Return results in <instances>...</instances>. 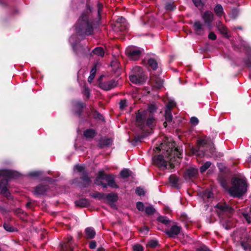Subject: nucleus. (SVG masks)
Wrapping results in <instances>:
<instances>
[{
	"instance_id": "obj_1",
	"label": "nucleus",
	"mask_w": 251,
	"mask_h": 251,
	"mask_svg": "<svg viewBox=\"0 0 251 251\" xmlns=\"http://www.w3.org/2000/svg\"><path fill=\"white\" fill-rule=\"evenodd\" d=\"M102 5L98 3L97 11H94L89 4H86L85 10L82 13L75 25V31L77 36L83 38L85 36L91 35L96 24L100 20V14Z\"/></svg>"
},
{
	"instance_id": "obj_2",
	"label": "nucleus",
	"mask_w": 251,
	"mask_h": 251,
	"mask_svg": "<svg viewBox=\"0 0 251 251\" xmlns=\"http://www.w3.org/2000/svg\"><path fill=\"white\" fill-rule=\"evenodd\" d=\"M155 110V105L151 104L147 110L139 112L136 115V123L137 126L142 129L146 126L151 128L153 127L156 122L154 116Z\"/></svg>"
},
{
	"instance_id": "obj_3",
	"label": "nucleus",
	"mask_w": 251,
	"mask_h": 251,
	"mask_svg": "<svg viewBox=\"0 0 251 251\" xmlns=\"http://www.w3.org/2000/svg\"><path fill=\"white\" fill-rule=\"evenodd\" d=\"M175 147L174 143H172L171 145V147L166 150L165 153V156L167 158L168 160L164 159V157L162 155H158L152 157V160L154 164L157 165L159 168L166 169L167 166V162L168 160L172 161V156H177L178 158L180 157V153L178 151L177 148H173Z\"/></svg>"
},
{
	"instance_id": "obj_4",
	"label": "nucleus",
	"mask_w": 251,
	"mask_h": 251,
	"mask_svg": "<svg viewBox=\"0 0 251 251\" xmlns=\"http://www.w3.org/2000/svg\"><path fill=\"white\" fill-rule=\"evenodd\" d=\"M216 207L218 208L217 212L223 227L227 230L230 229L233 226V224L229 215L232 213L233 209L226 203H219L216 205Z\"/></svg>"
},
{
	"instance_id": "obj_5",
	"label": "nucleus",
	"mask_w": 251,
	"mask_h": 251,
	"mask_svg": "<svg viewBox=\"0 0 251 251\" xmlns=\"http://www.w3.org/2000/svg\"><path fill=\"white\" fill-rule=\"evenodd\" d=\"M19 175L18 172L13 170H0V178H1L0 183L1 193L8 199L10 197V194L7 188L9 179L17 178Z\"/></svg>"
},
{
	"instance_id": "obj_6",
	"label": "nucleus",
	"mask_w": 251,
	"mask_h": 251,
	"mask_svg": "<svg viewBox=\"0 0 251 251\" xmlns=\"http://www.w3.org/2000/svg\"><path fill=\"white\" fill-rule=\"evenodd\" d=\"M247 190V184L244 179L234 178L232 181V186L228 189L230 195L234 197H240Z\"/></svg>"
},
{
	"instance_id": "obj_7",
	"label": "nucleus",
	"mask_w": 251,
	"mask_h": 251,
	"mask_svg": "<svg viewBox=\"0 0 251 251\" xmlns=\"http://www.w3.org/2000/svg\"><path fill=\"white\" fill-rule=\"evenodd\" d=\"M132 74L129 76L130 80L133 83L139 84L144 82L145 75L143 69L139 67L136 66L133 68Z\"/></svg>"
},
{
	"instance_id": "obj_8",
	"label": "nucleus",
	"mask_w": 251,
	"mask_h": 251,
	"mask_svg": "<svg viewBox=\"0 0 251 251\" xmlns=\"http://www.w3.org/2000/svg\"><path fill=\"white\" fill-rule=\"evenodd\" d=\"M175 105L176 103L173 100H170L166 105L165 114L166 121L163 124L164 126L165 127L167 126V123H170L172 121L173 116L171 113V110Z\"/></svg>"
},
{
	"instance_id": "obj_9",
	"label": "nucleus",
	"mask_w": 251,
	"mask_h": 251,
	"mask_svg": "<svg viewBox=\"0 0 251 251\" xmlns=\"http://www.w3.org/2000/svg\"><path fill=\"white\" fill-rule=\"evenodd\" d=\"M126 52L131 59L137 60L141 57L142 50L137 48H128Z\"/></svg>"
},
{
	"instance_id": "obj_10",
	"label": "nucleus",
	"mask_w": 251,
	"mask_h": 251,
	"mask_svg": "<svg viewBox=\"0 0 251 251\" xmlns=\"http://www.w3.org/2000/svg\"><path fill=\"white\" fill-rule=\"evenodd\" d=\"M74 246L72 236H68L63 243L61 244V251H72Z\"/></svg>"
},
{
	"instance_id": "obj_11",
	"label": "nucleus",
	"mask_w": 251,
	"mask_h": 251,
	"mask_svg": "<svg viewBox=\"0 0 251 251\" xmlns=\"http://www.w3.org/2000/svg\"><path fill=\"white\" fill-rule=\"evenodd\" d=\"M117 85V82L113 79L104 82H100L99 83L100 88L106 91L110 90V89L115 87Z\"/></svg>"
},
{
	"instance_id": "obj_12",
	"label": "nucleus",
	"mask_w": 251,
	"mask_h": 251,
	"mask_svg": "<svg viewBox=\"0 0 251 251\" xmlns=\"http://www.w3.org/2000/svg\"><path fill=\"white\" fill-rule=\"evenodd\" d=\"M198 144L199 147L198 150H193V153L196 155L204 156L205 153L203 152L201 148L207 144V140L205 139H200L198 141Z\"/></svg>"
},
{
	"instance_id": "obj_13",
	"label": "nucleus",
	"mask_w": 251,
	"mask_h": 251,
	"mask_svg": "<svg viewBox=\"0 0 251 251\" xmlns=\"http://www.w3.org/2000/svg\"><path fill=\"white\" fill-rule=\"evenodd\" d=\"M99 178L104 179L108 183V185L112 188H117L118 186L116 184L113 176L109 175H105L102 173H99Z\"/></svg>"
},
{
	"instance_id": "obj_14",
	"label": "nucleus",
	"mask_w": 251,
	"mask_h": 251,
	"mask_svg": "<svg viewBox=\"0 0 251 251\" xmlns=\"http://www.w3.org/2000/svg\"><path fill=\"white\" fill-rule=\"evenodd\" d=\"M193 28L197 35H202L204 33V25L199 21L195 22L193 25Z\"/></svg>"
},
{
	"instance_id": "obj_15",
	"label": "nucleus",
	"mask_w": 251,
	"mask_h": 251,
	"mask_svg": "<svg viewBox=\"0 0 251 251\" xmlns=\"http://www.w3.org/2000/svg\"><path fill=\"white\" fill-rule=\"evenodd\" d=\"M181 227L176 225L171 226L170 229L166 231V233L171 237H176L180 232Z\"/></svg>"
},
{
	"instance_id": "obj_16",
	"label": "nucleus",
	"mask_w": 251,
	"mask_h": 251,
	"mask_svg": "<svg viewBox=\"0 0 251 251\" xmlns=\"http://www.w3.org/2000/svg\"><path fill=\"white\" fill-rule=\"evenodd\" d=\"M202 17L205 24L209 26L213 20L214 15L212 12L207 11L204 13Z\"/></svg>"
},
{
	"instance_id": "obj_17",
	"label": "nucleus",
	"mask_w": 251,
	"mask_h": 251,
	"mask_svg": "<svg viewBox=\"0 0 251 251\" xmlns=\"http://www.w3.org/2000/svg\"><path fill=\"white\" fill-rule=\"evenodd\" d=\"M198 173V169L194 167H191L186 171L185 173V177L186 179L194 177L197 176Z\"/></svg>"
},
{
	"instance_id": "obj_18",
	"label": "nucleus",
	"mask_w": 251,
	"mask_h": 251,
	"mask_svg": "<svg viewBox=\"0 0 251 251\" xmlns=\"http://www.w3.org/2000/svg\"><path fill=\"white\" fill-rule=\"evenodd\" d=\"M116 26L120 28V30L121 31H124L125 29H126L127 27L126 19L122 17L118 18L117 20Z\"/></svg>"
},
{
	"instance_id": "obj_19",
	"label": "nucleus",
	"mask_w": 251,
	"mask_h": 251,
	"mask_svg": "<svg viewBox=\"0 0 251 251\" xmlns=\"http://www.w3.org/2000/svg\"><path fill=\"white\" fill-rule=\"evenodd\" d=\"M47 189L48 187L47 186L39 185L35 188L34 194L37 195H43L46 192Z\"/></svg>"
},
{
	"instance_id": "obj_20",
	"label": "nucleus",
	"mask_w": 251,
	"mask_h": 251,
	"mask_svg": "<svg viewBox=\"0 0 251 251\" xmlns=\"http://www.w3.org/2000/svg\"><path fill=\"white\" fill-rule=\"evenodd\" d=\"M201 194V195L203 200L205 202H209L213 198V194L209 190L203 191Z\"/></svg>"
},
{
	"instance_id": "obj_21",
	"label": "nucleus",
	"mask_w": 251,
	"mask_h": 251,
	"mask_svg": "<svg viewBox=\"0 0 251 251\" xmlns=\"http://www.w3.org/2000/svg\"><path fill=\"white\" fill-rule=\"evenodd\" d=\"M80 40V39L79 38H77L76 37V35H73L69 38V42L71 43L73 50L75 51H76V47Z\"/></svg>"
},
{
	"instance_id": "obj_22",
	"label": "nucleus",
	"mask_w": 251,
	"mask_h": 251,
	"mask_svg": "<svg viewBox=\"0 0 251 251\" xmlns=\"http://www.w3.org/2000/svg\"><path fill=\"white\" fill-rule=\"evenodd\" d=\"M76 206L81 207H86L90 204L89 201L86 199H80L75 201Z\"/></svg>"
},
{
	"instance_id": "obj_23",
	"label": "nucleus",
	"mask_w": 251,
	"mask_h": 251,
	"mask_svg": "<svg viewBox=\"0 0 251 251\" xmlns=\"http://www.w3.org/2000/svg\"><path fill=\"white\" fill-rule=\"evenodd\" d=\"M85 233L87 238L89 239L93 238L96 235V232L94 228L90 227L86 228Z\"/></svg>"
},
{
	"instance_id": "obj_24",
	"label": "nucleus",
	"mask_w": 251,
	"mask_h": 251,
	"mask_svg": "<svg viewBox=\"0 0 251 251\" xmlns=\"http://www.w3.org/2000/svg\"><path fill=\"white\" fill-rule=\"evenodd\" d=\"M214 11L216 15L221 17L224 13V9L221 4H217L214 8Z\"/></svg>"
},
{
	"instance_id": "obj_25",
	"label": "nucleus",
	"mask_w": 251,
	"mask_h": 251,
	"mask_svg": "<svg viewBox=\"0 0 251 251\" xmlns=\"http://www.w3.org/2000/svg\"><path fill=\"white\" fill-rule=\"evenodd\" d=\"M75 107L76 113L79 115L81 113V110L84 107V104L80 101H76L75 103Z\"/></svg>"
},
{
	"instance_id": "obj_26",
	"label": "nucleus",
	"mask_w": 251,
	"mask_h": 251,
	"mask_svg": "<svg viewBox=\"0 0 251 251\" xmlns=\"http://www.w3.org/2000/svg\"><path fill=\"white\" fill-rule=\"evenodd\" d=\"M84 136L86 138H92L96 135V132L94 129H87L84 132Z\"/></svg>"
},
{
	"instance_id": "obj_27",
	"label": "nucleus",
	"mask_w": 251,
	"mask_h": 251,
	"mask_svg": "<svg viewBox=\"0 0 251 251\" xmlns=\"http://www.w3.org/2000/svg\"><path fill=\"white\" fill-rule=\"evenodd\" d=\"M43 172L40 171H36L29 172L28 176L33 178H41Z\"/></svg>"
},
{
	"instance_id": "obj_28",
	"label": "nucleus",
	"mask_w": 251,
	"mask_h": 251,
	"mask_svg": "<svg viewBox=\"0 0 251 251\" xmlns=\"http://www.w3.org/2000/svg\"><path fill=\"white\" fill-rule=\"evenodd\" d=\"M105 198H106L108 201L111 202H114L117 200V195L114 193H110L107 195H105Z\"/></svg>"
},
{
	"instance_id": "obj_29",
	"label": "nucleus",
	"mask_w": 251,
	"mask_h": 251,
	"mask_svg": "<svg viewBox=\"0 0 251 251\" xmlns=\"http://www.w3.org/2000/svg\"><path fill=\"white\" fill-rule=\"evenodd\" d=\"M93 54H95L98 56L103 57L104 54L103 49L101 47L96 48L93 50Z\"/></svg>"
},
{
	"instance_id": "obj_30",
	"label": "nucleus",
	"mask_w": 251,
	"mask_h": 251,
	"mask_svg": "<svg viewBox=\"0 0 251 251\" xmlns=\"http://www.w3.org/2000/svg\"><path fill=\"white\" fill-rule=\"evenodd\" d=\"M169 180L170 183L174 186H176L178 184L179 179L176 175H171L169 177Z\"/></svg>"
},
{
	"instance_id": "obj_31",
	"label": "nucleus",
	"mask_w": 251,
	"mask_h": 251,
	"mask_svg": "<svg viewBox=\"0 0 251 251\" xmlns=\"http://www.w3.org/2000/svg\"><path fill=\"white\" fill-rule=\"evenodd\" d=\"M217 27L219 30L223 34H227V29L221 23L219 22L217 24Z\"/></svg>"
},
{
	"instance_id": "obj_32",
	"label": "nucleus",
	"mask_w": 251,
	"mask_h": 251,
	"mask_svg": "<svg viewBox=\"0 0 251 251\" xmlns=\"http://www.w3.org/2000/svg\"><path fill=\"white\" fill-rule=\"evenodd\" d=\"M148 64L149 66L154 70H156L157 68V63L154 59H149L148 60Z\"/></svg>"
},
{
	"instance_id": "obj_33",
	"label": "nucleus",
	"mask_w": 251,
	"mask_h": 251,
	"mask_svg": "<svg viewBox=\"0 0 251 251\" xmlns=\"http://www.w3.org/2000/svg\"><path fill=\"white\" fill-rule=\"evenodd\" d=\"M211 165V163L210 161H207L202 165L200 168V171L201 173L205 172L207 169H208Z\"/></svg>"
},
{
	"instance_id": "obj_34",
	"label": "nucleus",
	"mask_w": 251,
	"mask_h": 251,
	"mask_svg": "<svg viewBox=\"0 0 251 251\" xmlns=\"http://www.w3.org/2000/svg\"><path fill=\"white\" fill-rule=\"evenodd\" d=\"M239 12L237 9H232L231 13L229 14L230 17L232 19H235L239 15Z\"/></svg>"
},
{
	"instance_id": "obj_35",
	"label": "nucleus",
	"mask_w": 251,
	"mask_h": 251,
	"mask_svg": "<svg viewBox=\"0 0 251 251\" xmlns=\"http://www.w3.org/2000/svg\"><path fill=\"white\" fill-rule=\"evenodd\" d=\"M91 196L94 198H98L99 200H101L105 198V195L100 192H96L91 195Z\"/></svg>"
},
{
	"instance_id": "obj_36",
	"label": "nucleus",
	"mask_w": 251,
	"mask_h": 251,
	"mask_svg": "<svg viewBox=\"0 0 251 251\" xmlns=\"http://www.w3.org/2000/svg\"><path fill=\"white\" fill-rule=\"evenodd\" d=\"M101 180H104V179L99 178V176L96 179L95 183L97 185H100L102 186L103 188H106L108 185V184L104 183L101 181Z\"/></svg>"
},
{
	"instance_id": "obj_37",
	"label": "nucleus",
	"mask_w": 251,
	"mask_h": 251,
	"mask_svg": "<svg viewBox=\"0 0 251 251\" xmlns=\"http://www.w3.org/2000/svg\"><path fill=\"white\" fill-rule=\"evenodd\" d=\"M130 174V171L128 169H124L120 173L121 176L124 178L128 177L129 176Z\"/></svg>"
},
{
	"instance_id": "obj_38",
	"label": "nucleus",
	"mask_w": 251,
	"mask_h": 251,
	"mask_svg": "<svg viewBox=\"0 0 251 251\" xmlns=\"http://www.w3.org/2000/svg\"><path fill=\"white\" fill-rule=\"evenodd\" d=\"M159 222H161L165 225H167L169 223V220L168 218L164 216H159L157 219Z\"/></svg>"
},
{
	"instance_id": "obj_39",
	"label": "nucleus",
	"mask_w": 251,
	"mask_h": 251,
	"mask_svg": "<svg viewBox=\"0 0 251 251\" xmlns=\"http://www.w3.org/2000/svg\"><path fill=\"white\" fill-rule=\"evenodd\" d=\"M82 181L84 183L83 187H86L91 182L89 178L87 176H84L81 178Z\"/></svg>"
},
{
	"instance_id": "obj_40",
	"label": "nucleus",
	"mask_w": 251,
	"mask_h": 251,
	"mask_svg": "<svg viewBox=\"0 0 251 251\" xmlns=\"http://www.w3.org/2000/svg\"><path fill=\"white\" fill-rule=\"evenodd\" d=\"M145 212L147 214H152L155 211L154 208L152 206H149L145 208Z\"/></svg>"
},
{
	"instance_id": "obj_41",
	"label": "nucleus",
	"mask_w": 251,
	"mask_h": 251,
	"mask_svg": "<svg viewBox=\"0 0 251 251\" xmlns=\"http://www.w3.org/2000/svg\"><path fill=\"white\" fill-rule=\"evenodd\" d=\"M112 143V140L110 139H106L102 140L101 141V146L102 147L107 146Z\"/></svg>"
},
{
	"instance_id": "obj_42",
	"label": "nucleus",
	"mask_w": 251,
	"mask_h": 251,
	"mask_svg": "<svg viewBox=\"0 0 251 251\" xmlns=\"http://www.w3.org/2000/svg\"><path fill=\"white\" fill-rule=\"evenodd\" d=\"M84 170V166L83 165H76L74 167V171H76V172H77L79 173H81V172H83Z\"/></svg>"
},
{
	"instance_id": "obj_43",
	"label": "nucleus",
	"mask_w": 251,
	"mask_h": 251,
	"mask_svg": "<svg viewBox=\"0 0 251 251\" xmlns=\"http://www.w3.org/2000/svg\"><path fill=\"white\" fill-rule=\"evenodd\" d=\"M158 245V242L156 240H151L148 243V246L151 248H155Z\"/></svg>"
},
{
	"instance_id": "obj_44",
	"label": "nucleus",
	"mask_w": 251,
	"mask_h": 251,
	"mask_svg": "<svg viewBox=\"0 0 251 251\" xmlns=\"http://www.w3.org/2000/svg\"><path fill=\"white\" fill-rule=\"evenodd\" d=\"M3 227L6 231L10 232L14 231V227L9 224H4Z\"/></svg>"
},
{
	"instance_id": "obj_45",
	"label": "nucleus",
	"mask_w": 251,
	"mask_h": 251,
	"mask_svg": "<svg viewBox=\"0 0 251 251\" xmlns=\"http://www.w3.org/2000/svg\"><path fill=\"white\" fill-rule=\"evenodd\" d=\"M175 6L173 2L167 3L165 5V8L166 10H172L175 8Z\"/></svg>"
},
{
	"instance_id": "obj_46",
	"label": "nucleus",
	"mask_w": 251,
	"mask_h": 251,
	"mask_svg": "<svg viewBox=\"0 0 251 251\" xmlns=\"http://www.w3.org/2000/svg\"><path fill=\"white\" fill-rule=\"evenodd\" d=\"M136 194L139 196H142L144 195V190L143 189L140 187H137L135 191Z\"/></svg>"
},
{
	"instance_id": "obj_47",
	"label": "nucleus",
	"mask_w": 251,
	"mask_h": 251,
	"mask_svg": "<svg viewBox=\"0 0 251 251\" xmlns=\"http://www.w3.org/2000/svg\"><path fill=\"white\" fill-rule=\"evenodd\" d=\"M136 207H137V208L139 211H142L144 210V206L143 203L142 202L139 201V202H137V203H136Z\"/></svg>"
},
{
	"instance_id": "obj_48",
	"label": "nucleus",
	"mask_w": 251,
	"mask_h": 251,
	"mask_svg": "<svg viewBox=\"0 0 251 251\" xmlns=\"http://www.w3.org/2000/svg\"><path fill=\"white\" fill-rule=\"evenodd\" d=\"M133 249L135 251H143V247L139 244L135 245L133 246Z\"/></svg>"
},
{
	"instance_id": "obj_49",
	"label": "nucleus",
	"mask_w": 251,
	"mask_h": 251,
	"mask_svg": "<svg viewBox=\"0 0 251 251\" xmlns=\"http://www.w3.org/2000/svg\"><path fill=\"white\" fill-rule=\"evenodd\" d=\"M236 234H237V233H234V236H235L234 240L237 241V242L239 241L241 245L242 246V247L244 249H246V245L244 243L243 241L242 240V238H240V240L239 241H238V238H237V239H236Z\"/></svg>"
},
{
	"instance_id": "obj_50",
	"label": "nucleus",
	"mask_w": 251,
	"mask_h": 251,
	"mask_svg": "<svg viewBox=\"0 0 251 251\" xmlns=\"http://www.w3.org/2000/svg\"><path fill=\"white\" fill-rule=\"evenodd\" d=\"M126 100H122L120 102V108L121 109H123L124 108H125L126 107Z\"/></svg>"
},
{
	"instance_id": "obj_51",
	"label": "nucleus",
	"mask_w": 251,
	"mask_h": 251,
	"mask_svg": "<svg viewBox=\"0 0 251 251\" xmlns=\"http://www.w3.org/2000/svg\"><path fill=\"white\" fill-rule=\"evenodd\" d=\"M94 116L95 118H98L100 120H103V117L102 115H101L100 113L98 112L97 111H95L94 113Z\"/></svg>"
},
{
	"instance_id": "obj_52",
	"label": "nucleus",
	"mask_w": 251,
	"mask_h": 251,
	"mask_svg": "<svg viewBox=\"0 0 251 251\" xmlns=\"http://www.w3.org/2000/svg\"><path fill=\"white\" fill-rule=\"evenodd\" d=\"M190 122L192 124L196 125L198 124L199 120L197 118L195 117H193L191 118Z\"/></svg>"
},
{
	"instance_id": "obj_53",
	"label": "nucleus",
	"mask_w": 251,
	"mask_h": 251,
	"mask_svg": "<svg viewBox=\"0 0 251 251\" xmlns=\"http://www.w3.org/2000/svg\"><path fill=\"white\" fill-rule=\"evenodd\" d=\"M83 93L85 96H86L87 99H88L89 98L90 92L88 88L85 87Z\"/></svg>"
},
{
	"instance_id": "obj_54",
	"label": "nucleus",
	"mask_w": 251,
	"mask_h": 251,
	"mask_svg": "<svg viewBox=\"0 0 251 251\" xmlns=\"http://www.w3.org/2000/svg\"><path fill=\"white\" fill-rule=\"evenodd\" d=\"M208 148H209L210 152L211 154V155L214 156L215 155V149L214 147H213L212 144L209 145Z\"/></svg>"
},
{
	"instance_id": "obj_55",
	"label": "nucleus",
	"mask_w": 251,
	"mask_h": 251,
	"mask_svg": "<svg viewBox=\"0 0 251 251\" xmlns=\"http://www.w3.org/2000/svg\"><path fill=\"white\" fill-rule=\"evenodd\" d=\"M208 38L212 40H214L216 39V35L214 32H210L208 35Z\"/></svg>"
},
{
	"instance_id": "obj_56",
	"label": "nucleus",
	"mask_w": 251,
	"mask_h": 251,
	"mask_svg": "<svg viewBox=\"0 0 251 251\" xmlns=\"http://www.w3.org/2000/svg\"><path fill=\"white\" fill-rule=\"evenodd\" d=\"M97 71V64H96L93 68L91 69L90 72V75L95 76V74Z\"/></svg>"
},
{
	"instance_id": "obj_57",
	"label": "nucleus",
	"mask_w": 251,
	"mask_h": 251,
	"mask_svg": "<svg viewBox=\"0 0 251 251\" xmlns=\"http://www.w3.org/2000/svg\"><path fill=\"white\" fill-rule=\"evenodd\" d=\"M193 2L196 6L199 7L201 6V0H193Z\"/></svg>"
},
{
	"instance_id": "obj_58",
	"label": "nucleus",
	"mask_w": 251,
	"mask_h": 251,
	"mask_svg": "<svg viewBox=\"0 0 251 251\" xmlns=\"http://www.w3.org/2000/svg\"><path fill=\"white\" fill-rule=\"evenodd\" d=\"M89 247L91 249H94L96 247V243L94 241H91L89 244Z\"/></svg>"
},
{
	"instance_id": "obj_59",
	"label": "nucleus",
	"mask_w": 251,
	"mask_h": 251,
	"mask_svg": "<svg viewBox=\"0 0 251 251\" xmlns=\"http://www.w3.org/2000/svg\"><path fill=\"white\" fill-rule=\"evenodd\" d=\"M149 230V229L148 227L144 226L141 229L140 231L141 232L143 233L144 234H146L148 233Z\"/></svg>"
},
{
	"instance_id": "obj_60",
	"label": "nucleus",
	"mask_w": 251,
	"mask_h": 251,
	"mask_svg": "<svg viewBox=\"0 0 251 251\" xmlns=\"http://www.w3.org/2000/svg\"><path fill=\"white\" fill-rule=\"evenodd\" d=\"M221 185L224 188L226 189H227V184L225 181H222L221 182Z\"/></svg>"
},
{
	"instance_id": "obj_61",
	"label": "nucleus",
	"mask_w": 251,
	"mask_h": 251,
	"mask_svg": "<svg viewBox=\"0 0 251 251\" xmlns=\"http://www.w3.org/2000/svg\"><path fill=\"white\" fill-rule=\"evenodd\" d=\"M95 76L93 75H90V76L88 78V81L89 82L91 83L93 79L94 78Z\"/></svg>"
},
{
	"instance_id": "obj_62",
	"label": "nucleus",
	"mask_w": 251,
	"mask_h": 251,
	"mask_svg": "<svg viewBox=\"0 0 251 251\" xmlns=\"http://www.w3.org/2000/svg\"><path fill=\"white\" fill-rule=\"evenodd\" d=\"M163 144H161V147H155L154 149H153V151H160L161 150V148H162L163 146Z\"/></svg>"
},
{
	"instance_id": "obj_63",
	"label": "nucleus",
	"mask_w": 251,
	"mask_h": 251,
	"mask_svg": "<svg viewBox=\"0 0 251 251\" xmlns=\"http://www.w3.org/2000/svg\"><path fill=\"white\" fill-rule=\"evenodd\" d=\"M158 81H159V82H158V84H157V86L158 88H160V87H162V86L163 82H162V81L161 80H159Z\"/></svg>"
},
{
	"instance_id": "obj_64",
	"label": "nucleus",
	"mask_w": 251,
	"mask_h": 251,
	"mask_svg": "<svg viewBox=\"0 0 251 251\" xmlns=\"http://www.w3.org/2000/svg\"><path fill=\"white\" fill-rule=\"evenodd\" d=\"M247 161L249 163L251 164V155L248 157Z\"/></svg>"
}]
</instances>
